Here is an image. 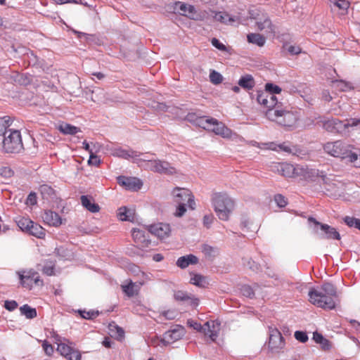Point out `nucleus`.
<instances>
[{"label": "nucleus", "mask_w": 360, "mask_h": 360, "mask_svg": "<svg viewBox=\"0 0 360 360\" xmlns=\"http://www.w3.org/2000/svg\"><path fill=\"white\" fill-rule=\"evenodd\" d=\"M187 119L196 126L209 131L211 129L212 122H215L213 117L206 116L197 117L195 114L189 113Z\"/></svg>", "instance_id": "obj_16"}, {"label": "nucleus", "mask_w": 360, "mask_h": 360, "mask_svg": "<svg viewBox=\"0 0 360 360\" xmlns=\"http://www.w3.org/2000/svg\"><path fill=\"white\" fill-rule=\"evenodd\" d=\"M241 292L243 295L252 298L255 295V292L251 286L248 285H244L241 287Z\"/></svg>", "instance_id": "obj_51"}, {"label": "nucleus", "mask_w": 360, "mask_h": 360, "mask_svg": "<svg viewBox=\"0 0 360 360\" xmlns=\"http://www.w3.org/2000/svg\"><path fill=\"white\" fill-rule=\"evenodd\" d=\"M268 96H269V93L265 91H257V102L263 105L264 107L266 105Z\"/></svg>", "instance_id": "obj_50"}, {"label": "nucleus", "mask_w": 360, "mask_h": 360, "mask_svg": "<svg viewBox=\"0 0 360 360\" xmlns=\"http://www.w3.org/2000/svg\"><path fill=\"white\" fill-rule=\"evenodd\" d=\"M55 263L52 261L47 262L42 269L43 274L47 276H53L54 274Z\"/></svg>", "instance_id": "obj_49"}, {"label": "nucleus", "mask_w": 360, "mask_h": 360, "mask_svg": "<svg viewBox=\"0 0 360 360\" xmlns=\"http://www.w3.org/2000/svg\"><path fill=\"white\" fill-rule=\"evenodd\" d=\"M188 324L193 328V329L196 330L197 331L202 332L204 328V325L202 326L200 323H198L197 321H193V320H188Z\"/></svg>", "instance_id": "obj_63"}, {"label": "nucleus", "mask_w": 360, "mask_h": 360, "mask_svg": "<svg viewBox=\"0 0 360 360\" xmlns=\"http://www.w3.org/2000/svg\"><path fill=\"white\" fill-rule=\"evenodd\" d=\"M173 9L175 13L188 18V15L193 14L195 7L181 1H176L174 4Z\"/></svg>", "instance_id": "obj_23"}, {"label": "nucleus", "mask_w": 360, "mask_h": 360, "mask_svg": "<svg viewBox=\"0 0 360 360\" xmlns=\"http://www.w3.org/2000/svg\"><path fill=\"white\" fill-rule=\"evenodd\" d=\"M174 298L176 300L179 301H186V300H191V303L193 305H198V299L193 297L191 295H188L187 292L179 290L174 293Z\"/></svg>", "instance_id": "obj_38"}, {"label": "nucleus", "mask_w": 360, "mask_h": 360, "mask_svg": "<svg viewBox=\"0 0 360 360\" xmlns=\"http://www.w3.org/2000/svg\"><path fill=\"white\" fill-rule=\"evenodd\" d=\"M221 323L217 320H211L204 324L202 333L205 336L209 337L212 341H214L218 337L220 331Z\"/></svg>", "instance_id": "obj_14"}, {"label": "nucleus", "mask_w": 360, "mask_h": 360, "mask_svg": "<svg viewBox=\"0 0 360 360\" xmlns=\"http://www.w3.org/2000/svg\"><path fill=\"white\" fill-rule=\"evenodd\" d=\"M349 146L340 141L329 142L324 145L323 149L328 154L335 158L345 159Z\"/></svg>", "instance_id": "obj_10"}, {"label": "nucleus", "mask_w": 360, "mask_h": 360, "mask_svg": "<svg viewBox=\"0 0 360 360\" xmlns=\"http://www.w3.org/2000/svg\"><path fill=\"white\" fill-rule=\"evenodd\" d=\"M11 118L8 116L0 117V136H4L11 131Z\"/></svg>", "instance_id": "obj_33"}, {"label": "nucleus", "mask_w": 360, "mask_h": 360, "mask_svg": "<svg viewBox=\"0 0 360 360\" xmlns=\"http://www.w3.org/2000/svg\"><path fill=\"white\" fill-rule=\"evenodd\" d=\"M247 39L249 43L255 44L259 47L263 46L266 42L265 37L257 33H250L248 34Z\"/></svg>", "instance_id": "obj_34"}, {"label": "nucleus", "mask_w": 360, "mask_h": 360, "mask_svg": "<svg viewBox=\"0 0 360 360\" xmlns=\"http://www.w3.org/2000/svg\"><path fill=\"white\" fill-rule=\"evenodd\" d=\"M66 359L68 360H82V355L79 350L73 348Z\"/></svg>", "instance_id": "obj_57"}, {"label": "nucleus", "mask_w": 360, "mask_h": 360, "mask_svg": "<svg viewBox=\"0 0 360 360\" xmlns=\"http://www.w3.org/2000/svg\"><path fill=\"white\" fill-rule=\"evenodd\" d=\"M259 147L261 148L269 149V150H276L278 147L282 150H284L286 152H290V148L289 147L285 146L283 144L277 146L274 142L262 143V146H259Z\"/></svg>", "instance_id": "obj_44"}, {"label": "nucleus", "mask_w": 360, "mask_h": 360, "mask_svg": "<svg viewBox=\"0 0 360 360\" xmlns=\"http://www.w3.org/2000/svg\"><path fill=\"white\" fill-rule=\"evenodd\" d=\"M215 122H212L211 129L209 131H213L215 134L219 135L223 138H231L233 131L224 125V123L219 122L214 118Z\"/></svg>", "instance_id": "obj_17"}, {"label": "nucleus", "mask_w": 360, "mask_h": 360, "mask_svg": "<svg viewBox=\"0 0 360 360\" xmlns=\"http://www.w3.org/2000/svg\"><path fill=\"white\" fill-rule=\"evenodd\" d=\"M274 200L280 207H284L287 205V199L281 194H277L274 196Z\"/></svg>", "instance_id": "obj_55"}, {"label": "nucleus", "mask_w": 360, "mask_h": 360, "mask_svg": "<svg viewBox=\"0 0 360 360\" xmlns=\"http://www.w3.org/2000/svg\"><path fill=\"white\" fill-rule=\"evenodd\" d=\"M360 155H358L355 153L352 152L350 150H349V148L347 150V155H345V159H348V161L354 165H355V162L358 160V158Z\"/></svg>", "instance_id": "obj_54"}, {"label": "nucleus", "mask_w": 360, "mask_h": 360, "mask_svg": "<svg viewBox=\"0 0 360 360\" xmlns=\"http://www.w3.org/2000/svg\"><path fill=\"white\" fill-rule=\"evenodd\" d=\"M42 218L44 221L49 226L58 227L62 224V219L59 214L51 210H46Z\"/></svg>", "instance_id": "obj_22"}, {"label": "nucleus", "mask_w": 360, "mask_h": 360, "mask_svg": "<svg viewBox=\"0 0 360 360\" xmlns=\"http://www.w3.org/2000/svg\"><path fill=\"white\" fill-rule=\"evenodd\" d=\"M266 115L270 120L284 127H292L297 120V117L292 112L278 108L266 111Z\"/></svg>", "instance_id": "obj_5"}, {"label": "nucleus", "mask_w": 360, "mask_h": 360, "mask_svg": "<svg viewBox=\"0 0 360 360\" xmlns=\"http://www.w3.org/2000/svg\"><path fill=\"white\" fill-rule=\"evenodd\" d=\"M324 174V172L322 171H319L316 169H310L307 167L305 181H315L319 177L322 179Z\"/></svg>", "instance_id": "obj_36"}, {"label": "nucleus", "mask_w": 360, "mask_h": 360, "mask_svg": "<svg viewBox=\"0 0 360 360\" xmlns=\"http://www.w3.org/2000/svg\"><path fill=\"white\" fill-rule=\"evenodd\" d=\"M41 346L47 356H51L53 354L54 348L47 340H44Z\"/></svg>", "instance_id": "obj_52"}, {"label": "nucleus", "mask_w": 360, "mask_h": 360, "mask_svg": "<svg viewBox=\"0 0 360 360\" xmlns=\"http://www.w3.org/2000/svg\"><path fill=\"white\" fill-rule=\"evenodd\" d=\"M280 174L288 178H295V166L287 162L278 163L276 166Z\"/></svg>", "instance_id": "obj_24"}, {"label": "nucleus", "mask_w": 360, "mask_h": 360, "mask_svg": "<svg viewBox=\"0 0 360 360\" xmlns=\"http://www.w3.org/2000/svg\"><path fill=\"white\" fill-rule=\"evenodd\" d=\"M174 202L177 205L174 215L181 217L186 213L188 207L190 210L195 209V198L191 191L187 188L176 187L172 191Z\"/></svg>", "instance_id": "obj_3"}, {"label": "nucleus", "mask_w": 360, "mask_h": 360, "mask_svg": "<svg viewBox=\"0 0 360 360\" xmlns=\"http://www.w3.org/2000/svg\"><path fill=\"white\" fill-rule=\"evenodd\" d=\"M294 336L297 340L302 343H304L308 340V336L307 333L303 331H295Z\"/></svg>", "instance_id": "obj_56"}, {"label": "nucleus", "mask_w": 360, "mask_h": 360, "mask_svg": "<svg viewBox=\"0 0 360 360\" xmlns=\"http://www.w3.org/2000/svg\"><path fill=\"white\" fill-rule=\"evenodd\" d=\"M117 217L121 221H133L135 217V210L127 207H122L118 210Z\"/></svg>", "instance_id": "obj_27"}, {"label": "nucleus", "mask_w": 360, "mask_h": 360, "mask_svg": "<svg viewBox=\"0 0 360 360\" xmlns=\"http://www.w3.org/2000/svg\"><path fill=\"white\" fill-rule=\"evenodd\" d=\"M269 350L273 354L282 352L285 346V342L282 334L276 328L273 327H269Z\"/></svg>", "instance_id": "obj_6"}, {"label": "nucleus", "mask_w": 360, "mask_h": 360, "mask_svg": "<svg viewBox=\"0 0 360 360\" xmlns=\"http://www.w3.org/2000/svg\"><path fill=\"white\" fill-rule=\"evenodd\" d=\"M79 312L81 316L85 319H91L98 316V312L94 311H79Z\"/></svg>", "instance_id": "obj_59"}, {"label": "nucleus", "mask_w": 360, "mask_h": 360, "mask_svg": "<svg viewBox=\"0 0 360 360\" xmlns=\"http://www.w3.org/2000/svg\"><path fill=\"white\" fill-rule=\"evenodd\" d=\"M211 43H212V46H214L217 49L222 51H226V46L224 44H223L222 43H221L219 39H217L216 38H213L211 41Z\"/></svg>", "instance_id": "obj_62"}, {"label": "nucleus", "mask_w": 360, "mask_h": 360, "mask_svg": "<svg viewBox=\"0 0 360 360\" xmlns=\"http://www.w3.org/2000/svg\"><path fill=\"white\" fill-rule=\"evenodd\" d=\"M143 284L142 282L134 283L131 281H127V283L121 285L123 292L128 297H134L139 294L141 286Z\"/></svg>", "instance_id": "obj_21"}, {"label": "nucleus", "mask_w": 360, "mask_h": 360, "mask_svg": "<svg viewBox=\"0 0 360 360\" xmlns=\"http://www.w3.org/2000/svg\"><path fill=\"white\" fill-rule=\"evenodd\" d=\"M39 191L44 199H53L56 195L54 189L51 186L46 184L41 185L39 187Z\"/></svg>", "instance_id": "obj_40"}, {"label": "nucleus", "mask_w": 360, "mask_h": 360, "mask_svg": "<svg viewBox=\"0 0 360 360\" xmlns=\"http://www.w3.org/2000/svg\"><path fill=\"white\" fill-rule=\"evenodd\" d=\"M331 6L337 8L340 11L341 14H345L350 6L347 0H329Z\"/></svg>", "instance_id": "obj_35"}, {"label": "nucleus", "mask_w": 360, "mask_h": 360, "mask_svg": "<svg viewBox=\"0 0 360 360\" xmlns=\"http://www.w3.org/2000/svg\"><path fill=\"white\" fill-rule=\"evenodd\" d=\"M81 203L84 207L92 213H96L100 211V206L95 202L94 199L88 195H82L80 198Z\"/></svg>", "instance_id": "obj_25"}, {"label": "nucleus", "mask_w": 360, "mask_h": 360, "mask_svg": "<svg viewBox=\"0 0 360 360\" xmlns=\"http://www.w3.org/2000/svg\"><path fill=\"white\" fill-rule=\"evenodd\" d=\"M145 167L147 169L154 172L167 174L176 173L175 168L171 167L169 162L159 160H148L146 162Z\"/></svg>", "instance_id": "obj_11"}, {"label": "nucleus", "mask_w": 360, "mask_h": 360, "mask_svg": "<svg viewBox=\"0 0 360 360\" xmlns=\"http://www.w3.org/2000/svg\"><path fill=\"white\" fill-rule=\"evenodd\" d=\"M56 129L60 132L65 135H75L77 133L81 131L79 127L65 122H62L59 124L56 127Z\"/></svg>", "instance_id": "obj_28"}, {"label": "nucleus", "mask_w": 360, "mask_h": 360, "mask_svg": "<svg viewBox=\"0 0 360 360\" xmlns=\"http://www.w3.org/2000/svg\"><path fill=\"white\" fill-rule=\"evenodd\" d=\"M309 302L318 307L328 309L335 307L337 291L331 283H324L319 290L311 289L309 292Z\"/></svg>", "instance_id": "obj_1"}, {"label": "nucleus", "mask_w": 360, "mask_h": 360, "mask_svg": "<svg viewBox=\"0 0 360 360\" xmlns=\"http://www.w3.org/2000/svg\"><path fill=\"white\" fill-rule=\"evenodd\" d=\"M131 236L136 246L139 249L144 250L150 245V240L143 230L133 229L131 230Z\"/></svg>", "instance_id": "obj_12"}, {"label": "nucleus", "mask_w": 360, "mask_h": 360, "mask_svg": "<svg viewBox=\"0 0 360 360\" xmlns=\"http://www.w3.org/2000/svg\"><path fill=\"white\" fill-rule=\"evenodd\" d=\"M258 30L260 31H264L266 34H275V27L272 24L271 20L268 18H265L263 20H260L257 22Z\"/></svg>", "instance_id": "obj_26"}, {"label": "nucleus", "mask_w": 360, "mask_h": 360, "mask_svg": "<svg viewBox=\"0 0 360 360\" xmlns=\"http://www.w3.org/2000/svg\"><path fill=\"white\" fill-rule=\"evenodd\" d=\"M210 11H201L199 13H197L196 11H193V14L188 15V18L191 20H205L208 19L210 15Z\"/></svg>", "instance_id": "obj_43"}, {"label": "nucleus", "mask_w": 360, "mask_h": 360, "mask_svg": "<svg viewBox=\"0 0 360 360\" xmlns=\"http://www.w3.org/2000/svg\"><path fill=\"white\" fill-rule=\"evenodd\" d=\"M238 85L244 89L250 90L255 85V82L251 75H245L240 77L238 82Z\"/></svg>", "instance_id": "obj_31"}, {"label": "nucleus", "mask_w": 360, "mask_h": 360, "mask_svg": "<svg viewBox=\"0 0 360 360\" xmlns=\"http://www.w3.org/2000/svg\"><path fill=\"white\" fill-rule=\"evenodd\" d=\"M149 231L160 240H164L170 236L171 228L169 224L160 222L150 225Z\"/></svg>", "instance_id": "obj_13"}, {"label": "nucleus", "mask_w": 360, "mask_h": 360, "mask_svg": "<svg viewBox=\"0 0 360 360\" xmlns=\"http://www.w3.org/2000/svg\"><path fill=\"white\" fill-rule=\"evenodd\" d=\"M206 278L200 274H193L191 278L190 283L198 287H204L205 284Z\"/></svg>", "instance_id": "obj_46"}, {"label": "nucleus", "mask_w": 360, "mask_h": 360, "mask_svg": "<svg viewBox=\"0 0 360 360\" xmlns=\"http://www.w3.org/2000/svg\"><path fill=\"white\" fill-rule=\"evenodd\" d=\"M360 124V119L352 118L347 120V123H343L338 119H330L323 123V128L330 132L335 133L341 129H347L349 127H356Z\"/></svg>", "instance_id": "obj_7"}, {"label": "nucleus", "mask_w": 360, "mask_h": 360, "mask_svg": "<svg viewBox=\"0 0 360 360\" xmlns=\"http://www.w3.org/2000/svg\"><path fill=\"white\" fill-rule=\"evenodd\" d=\"M117 182L120 186H124L126 189L131 191H138L143 186L142 181L136 177H126L120 176L117 177Z\"/></svg>", "instance_id": "obj_15"}, {"label": "nucleus", "mask_w": 360, "mask_h": 360, "mask_svg": "<svg viewBox=\"0 0 360 360\" xmlns=\"http://www.w3.org/2000/svg\"><path fill=\"white\" fill-rule=\"evenodd\" d=\"M322 184L324 188L330 193V195H340L345 191V184L340 181L336 180L333 175L329 176L324 174L322 179Z\"/></svg>", "instance_id": "obj_9"}, {"label": "nucleus", "mask_w": 360, "mask_h": 360, "mask_svg": "<svg viewBox=\"0 0 360 360\" xmlns=\"http://www.w3.org/2000/svg\"><path fill=\"white\" fill-rule=\"evenodd\" d=\"M265 92L271 93L274 95V94H279L281 91V89L276 85H274L271 83H267L265 86Z\"/></svg>", "instance_id": "obj_53"}, {"label": "nucleus", "mask_w": 360, "mask_h": 360, "mask_svg": "<svg viewBox=\"0 0 360 360\" xmlns=\"http://www.w3.org/2000/svg\"><path fill=\"white\" fill-rule=\"evenodd\" d=\"M4 307L7 310L12 311L18 307V303L14 300H6L4 302Z\"/></svg>", "instance_id": "obj_60"}, {"label": "nucleus", "mask_w": 360, "mask_h": 360, "mask_svg": "<svg viewBox=\"0 0 360 360\" xmlns=\"http://www.w3.org/2000/svg\"><path fill=\"white\" fill-rule=\"evenodd\" d=\"M214 220V217L212 214L205 215L203 217V224L205 227L209 229Z\"/></svg>", "instance_id": "obj_64"}, {"label": "nucleus", "mask_w": 360, "mask_h": 360, "mask_svg": "<svg viewBox=\"0 0 360 360\" xmlns=\"http://www.w3.org/2000/svg\"><path fill=\"white\" fill-rule=\"evenodd\" d=\"M15 222L18 226L22 231L27 233L28 229L30 228L31 224L33 223L28 217H18L15 219Z\"/></svg>", "instance_id": "obj_41"}, {"label": "nucleus", "mask_w": 360, "mask_h": 360, "mask_svg": "<svg viewBox=\"0 0 360 360\" xmlns=\"http://www.w3.org/2000/svg\"><path fill=\"white\" fill-rule=\"evenodd\" d=\"M2 150L6 153H19L23 150V143L20 131L12 129L2 140Z\"/></svg>", "instance_id": "obj_4"}, {"label": "nucleus", "mask_w": 360, "mask_h": 360, "mask_svg": "<svg viewBox=\"0 0 360 360\" xmlns=\"http://www.w3.org/2000/svg\"><path fill=\"white\" fill-rule=\"evenodd\" d=\"M176 333L177 331L174 330L166 333L163 339H160L156 336L153 337L150 339V345L153 347L167 346L170 344V341L166 340L167 337H169L173 340H177L179 336L176 335Z\"/></svg>", "instance_id": "obj_20"}, {"label": "nucleus", "mask_w": 360, "mask_h": 360, "mask_svg": "<svg viewBox=\"0 0 360 360\" xmlns=\"http://www.w3.org/2000/svg\"><path fill=\"white\" fill-rule=\"evenodd\" d=\"M27 233L40 239L44 238L46 236V230L41 225L34 221Z\"/></svg>", "instance_id": "obj_30"}, {"label": "nucleus", "mask_w": 360, "mask_h": 360, "mask_svg": "<svg viewBox=\"0 0 360 360\" xmlns=\"http://www.w3.org/2000/svg\"><path fill=\"white\" fill-rule=\"evenodd\" d=\"M18 274L22 287L31 289L32 284L43 285V281L40 279L39 274L33 269L18 271Z\"/></svg>", "instance_id": "obj_8"}, {"label": "nucleus", "mask_w": 360, "mask_h": 360, "mask_svg": "<svg viewBox=\"0 0 360 360\" xmlns=\"http://www.w3.org/2000/svg\"><path fill=\"white\" fill-rule=\"evenodd\" d=\"M198 262V259L197 257L193 255H188L179 257L176 261V265L181 269H184L189 264H195Z\"/></svg>", "instance_id": "obj_29"}, {"label": "nucleus", "mask_w": 360, "mask_h": 360, "mask_svg": "<svg viewBox=\"0 0 360 360\" xmlns=\"http://www.w3.org/2000/svg\"><path fill=\"white\" fill-rule=\"evenodd\" d=\"M0 175L5 178H10L13 175V171L8 167L0 168Z\"/></svg>", "instance_id": "obj_58"}, {"label": "nucleus", "mask_w": 360, "mask_h": 360, "mask_svg": "<svg viewBox=\"0 0 360 360\" xmlns=\"http://www.w3.org/2000/svg\"><path fill=\"white\" fill-rule=\"evenodd\" d=\"M333 88L339 91H347L353 89L350 82L344 80H335L332 82Z\"/></svg>", "instance_id": "obj_39"}, {"label": "nucleus", "mask_w": 360, "mask_h": 360, "mask_svg": "<svg viewBox=\"0 0 360 360\" xmlns=\"http://www.w3.org/2000/svg\"><path fill=\"white\" fill-rule=\"evenodd\" d=\"M313 340L321 345V347L324 351H328L331 348L330 342L325 338L321 333L314 332L313 333Z\"/></svg>", "instance_id": "obj_32"}, {"label": "nucleus", "mask_w": 360, "mask_h": 360, "mask_svg": "<svg viewBox=\"0 0 360 360\" xmlns=\"http://www.w3.org/2000/svg\"><path fill=\"white\" fill-rule=\"evenodd\" d=\"M268 98L266 105L264 106L268 109L267 111L277 108L281 109V106L278 103L277 98L275 95L269 93Z\"/></svg>", "instance_id": "obj_45"}, {"label": "nucleus", "mask_w": 360, "mask_h": 360, "mask_svg": "<svg viewBox=\"0 0 360 360\" xmlns=\"http://www.w3.org/2000/svg\"><path fill=\"white\" fill-rule=\"evenodd\" d=\"M202 252L207 257H211L214 256L215 250H214V249L212 247H211V246H210L208 245H205L202 247Z\"/></svg>", "instance_id": "obj_61"}, {"label": "nucleus", "mask_w": 360, "mask_h": 360, "mask_svg": "<svg viewBox=\"0 0 360 360\" xmlns=\"http://www.w3.org/2000/svg\"><path fill=\"white\" fill-rule=\"evenodd\" d=\"M307 167L302 165H296L295 170V178H300L301 180L305 181Z\"/></svg>", "instance_id": "obj_47"}, {"label": "nucleus", "mask_w": 360, "mask_h": 360, "mask_svg": "<svg viewBox=\"0 0 360 360\" xmlns=\"http://www.w3.org/2000/svg\"><path fill=\"white\" fill-rule=\"evenodd\" d=\"M210 80L214 84H219L222 82L223 77L219 72L212 70L210 73Z\"/></svg>", "instance_id": "obj_48"}, {"label": "nucleus", "mask_w": 360, "mask_h": 360, "mask_svg": "<svg viewBox=\"0 0 360 360\" xmlns=\"http://www.w3.org/2000/svg\"><path fill=\"white\" fill-rule=\"evenodd\" d=\"M20 311L22 315L25 316L27 319H30L35 318L37 315L36 309L32 308L28 304H24L20 308Z\"/></svg>", "instance_id": "obj_42"}, {"label": "nucleus", "mask_w": 360, "mask_h": 360, "mask_svg": "<svg viewBox=\"0 0 360 360\" xmlns=\"http://www.w3.org/2000/svg\"><path fill=\"white\" fill-rule=\"evenodd\" d=\"M211 204L218 219L225 221L230 219L236 205L235 200L226 192L213 193Z\"/></svg>", "instance_id": "obj_2"}, {"label": "nucleus", "mask_w": 360, "mask_h": 360, "mask_svg": "<svg viewBox=\"0 0 360 360\" xmlns=\"http://www.w3.org/2000/svg\"><path fill=\"white\" fill-rule=\"evenodd\" d=\"M309 221L313 222L315 225L320 226L321 229L325 233L327 239H340V235L338 231L333 227L328 224H321L313 217L308 219Z\"/></svg>", "instance_id": "obj_18"}, {"label": "nucleus", "mask_w": 360, "mask_h": 360, "mask_svg": "<svg viewBox=\"0 0 360 360\" xmlns=\"http://www.w3.org/2000/svg\"><path fill=\"white\" fill-rule=\"evenodd\" d=\"M210 12L212 13V15L214 14V20L225 25H231L233 22H238L240 21V18L238 17L231 16L228 13L226 12H216L212 10H210Z\"/></svg>", "instance_id": "obj_19"}, {"label": "nucleus", "mask_w": 360, "mask_h": 360, "mask_svg": "<svg viewBox=\"0 0 360 360\" xmlns=\"http://www.w3.org/2000/svg\"><path fill=\"white\" fill-rule=\"evenodd\" d=\"M57 346V351L65 358L68 357V354L72 351L73 347L66 344L65 342H58L60 341V338L58 335L56 337Z\"/></svg>", "instance_id": "obj_37"}]
</instances>
